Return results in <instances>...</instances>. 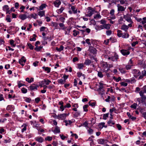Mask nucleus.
Segmentation results:
<instances>
[{
	"label": "nucleus",
	"mask_w": 146,
	"mask_h": 146,
	"mask_svg": "<svg viewBox=\"0 0 146 146\" xmlns=\"http://www.w3.org/2000/svg\"><path fill=\"white\" fill-rule=\"evenodd\" d=\"M39 86L35 84H33L30 85L28 88V90L29 91H35L38 90V88Z\"/></svg>",
	"instance_id": "nucleus-1"
},
{
	"label": "nucleus",
	"mask_w": 146,
	"mask_h": 146,
	"mask_svg": "<svg viewBox=\"0 0 146 146\" xmlns=\"http://www.w3.org/2000/svg\"><path fill=\"white\" fill-rule=\"evenodd\" d=\"M119 58L118 55L116 53H115L113 56L109 57L108 59L111 60L113 61H117V59Z\"/></svg>",
	"instance_id": "nucleus-2"
},
{
	"label": "nucleus",
	"mask_w": 146,
	"mask_h": 146,
	"mask_svg": "<svg viewBox=\"0 0 146 146\" xmlns=\"http://www.w3.org/2000/svg\"><path fill=\"white\" fill-rule=\"evenodd\" d=\"M123 18L128 22L131 23H133V22L131 19L130 15L127 14L125 15H124Z\"/></svg>",
	"instance_id": "nucleus-3"
},
{
	"label": "nucleus",
	"mask_w": 146,
	"mask_h": 146,
	"mask_svg": "<svg viewBox=\"0 0 146 146\" xmlns=\"http://www.w3.org/2000/svg\"><path fill=\"white\" fill-rule=\"evenodd\" d=\"M88 13L86 15V17H90L93 14L94 11V10H92L91 7H88Z\"/></svg>",
	"instance_id": "nucleus-4"
},
{
	"label": "nucleus",
	"mask_w": 146,
	"mask_h": 146,
	"mask_svg": "<svg viewBox=\"0 0 146 146\" xmlns=\"http://www.w3.org/2000/svg\"><path fill=\"white\" fill-rule=\"evenodd\" d=\"M120 52L121 54L124 56H127L130 54L129 51L128 50L122 49Z\"/></svg>",
	"instance_id": "nucleus-5"
},
{
	"label": "nucleus",
	"mask_w": 146,
	"mask_h": 146,
	"mask_svg": "<svg viewBox=\"0 0 146 146\" xmlns=\"http://www.w3.org/2000/svg\"><path fill=\"white\" fill-rule=\"evenodd\" d=\"M133 72L134 74V76L136 78H137L141 74L140 72L138 70L134 69Z\"/></svg>",
	"instance_id": "nucleus-6"
},
{
	"label": "nucleus",
	"mask_w": 146,
	"mask_h": 146,
	"mask_svg": "<svg viewBox=\"0 0 146 146\" xmlns=\"http://www.w3.org/2000/svg\"><path fill=\"white\" fill-rule=\"evenodd\" d=\"M89 50L91 54L93 55H95L97 53V50L96 48L94 47H90Z\"/></svg>",
	"instance_id": "nucleus-7"
},
{
	"label": "nucleus",
	"mask_w": 146,
	"mask_h": 146,
	"mask_svg": "<svg viewBox=\"0 0 146 146\" xmlns=\"http://www.w3.org/2000/svg\"><path fill=\"white\" fill-rule=\"evenodd\" d=\"M26 61V60L24 56H23L22 58L19 60V62L23 66L24 65L23 62L25 63Z\"/></svg>",
	"instance_id": "nucleus-8"
},
{
	"label": "nucleus",
	"mask_w": 146,
	"mask_h": 146,
	"mask_svg": "<svg viewBox=\"0 0 146 146\" xmlns=\"http://www.w3.org/2000/svg\"><path fill=\"white\" fill-rule=\"evenodd\" d=\"M111 25L109 24H105L102 25L103 29H106L108 30L110 29Z\"/></svg>",
	"instance_id": "nucleus-9"
},
{
	"label": "nucleus",
	"mask_w": 146,
	"mask_h": 146,
	"mask_svg": "<svg viewBox=\"0 0 146 146\" xmlns=\"http://www.w3.org/2000/svg\"><path fill=\"white\" fill-rule=\"evenodd\" d=\"M98 143L99 144H103L104 143H107L108 140L106 139H100L98 140Z\"/></svg>",
	"instance_id": "nucleus-10"
},
{
	"label": "nucleus",
	"mask_w": 146,
	"mask_h": 146,
	"mask_svg": "<svg viewBox=\"0 0 146 146\" xmlns=\"http://www.w3.org/2000/svg\"><path fill=\"white\" fill-rule=\"evenodd\" d=\"M66 116V114H60L57 116L58 119H65Z\"/></svg>",
	"instance_id": "nucleus-11"
},
{
	"label": "nucleus",
	"mask_w": 146,
	"mask_h": 146,
	"mask_svg": "<svg viewBox=\"0 0 146 146\" xmlns=\"http://www.w3.org/2000/svg\"><path fill=\"white\" fill-rule=\"evenodd\" d=\"M117 7H118L117 10L118 11H124L125 10V8L122 6L120 5L119 4L117 5Z\"/></svg>",
	"instance_id": "nucleus-12"
},
{
	"label": "nucleus",
	"mask_w": 146,
	"mask_h": 146,
	"mask_svg": "<svg viewBox=\"0 0 146 146\" xmlns=\"http://www.w3.org/2000/svg\"><path fill=\"white\" fill-rule=\"evenodd\" d=\"M36 141L40 143H42L44 141V139L41 137H37L35 138Z\"/></svg>",
	"instance_id": "nucleus-13"
},
{
	"label": "nucleus",
	"mask_w": 146,
	"mask_h": 146,
	"mask_svg": "<svg viewBox=\"0 0 146 146\" xmlns=\"http://www.w3.org/2000/svg\"><path fill=\"white\" fill-rule=\"evenodd\" d=\"M52 131L55 133H59L60 132V128L58 126H56L55 129Z\"/></svg>",
	"instance_id": "nucleus-14"
},
{
	"label": "nucleus",
	"mask_w": 146,
	"mask_h": 146,
	"mask_svg": "<svg viewBox=\"0 0 146 146\" xmlns=\"http://www.w3.org/2000/svg\"><path fill=\"white\" fill-rule=\"evenodd\" d=\"M128 28L129 27L128 26L125 25H123L121 26V29L124 31L125 32H126L127 31Z\"/></svg>",
	"instance_id": "nucleus-15"
},
{
	"label": "nucleus",
	"mask_w": 146,
	"mask_h": 146,
	"mask_svg": "<svg viewBox=\"0 0 146 146\" xmlns=\"http://www.w3.org/2000/svg\"><path fill=\"white\" fill-rule=\"evenodd\" d=\"M56 1L54 2V4L56 7H58L60 5L61 2L60 1L58 0H56Z\"/></svg>",
	"instance_id": "nucleus-16"
},
{
	"label": "nucleus",
	"mask_w": 146,
	"mask_h": 146,
	"mask_svg": "<svg viewBox=\"0 0 146 146\" xmlns=\"http://www.w3.org/2000/svg\"><path fill=\"white\" fill-rule=\"evenodd\" d=\"M14 109V107L13 105H8L6 108V110L8 111H12Z\"/></svg>",
	"instance_id": "nucleus-17"
},
{
	"label": "nucleus",
	"mask_w": 146,
	"mask_h": 146,
	"mask_svg": "<svg viewBox=\"0 0 146 146\" xmlns=\"http://www.w3.org/2000/svg\"><path fill=\"white\" fill-rule=\"evenodd\" d=\"M99 84H100L99 86V88L98 89H97V91H99L102 90L103 88V85L104 84L101 83V82L99 83Z\"/></svg>",
	"instance_id": "nucleus-18"
},
{
	"label": "nucleus",
	"mask_w": 146,
	"mask_h": 146,
	"mask_svg": "<svg viewBox=\"0 0 146 146\" xmlns=\"http://www.w3.org/2000/svg\"><path fill=\"white\" fill-rule=\"evenodd\" d=\"M19 17L22 20H24L27 18V16L25 14H23L20 15Z\"/></svg>",
	"instance_id": "nucleus-19"
},
{
	"label": "nucleus",
	"mask_w": 146,
	"mask_h": 146,
	"mask_svg": "<svg viewBox=\"0 0 146 146\" xmlns=\"http://www.w3.org/2000/svg\"><path fill=\"white\" fill-rule=\"evenodd\" d=\"M37 15H38L41 17L43 16H44L45 15V11H40L38 12V13H37Z\"/></svg>",
	"instance_id": "nucleus-20"
},
{
	"label": "nucleus",
	"mask_w": 146,
	"mask_h": 146,
	"mask_svg": "<svg viewBox=\"0 0 146 146\" xmlns=\"http://www.w3.org/2000/svg\"><path fill=\"white\" fill-rule=\"evenodd\" d=\"M91 63V61L88 59H87L85 60L84 63V64L86 65H89Z\"/></svg>",
	"instance_id": "nucleus-21"
},
{
	"label": "nucleus",
	"mask_w": 146,
	"mask_h": 146,
	"mask_svg": "<svg viewBox=\"0 0 146 146\" xmlns=\"http://www.w3.org/2000/svg\"><path fill=\"white\" fill-rule=\"evenodd\" d=\"M42 68L44 69L45 71H47V73H49L51 69L48 67H45L44 66L42 67Z\"/></svg>",
	"instance_id": "nucleus-22"
},
{
	"label": "nucleus",
	"mask_w": 146,
	"mask_h": 146,
	"mask_svg": "<svg viewBox=\"0 0 146 146\" xmlns=\"http://www.w3.org/2000/svg\"><path fill=\"white\" fill-rule=\"evenodd\" d=\"M71 9L74 14H75L77 13V9H76V8L75 6H71Z\"/></svg>",
	"instance_id": "nucleus-23"
},
{
	"label": "nucleus",
	"mask_w": 146,
	"mask_h": 146,
	"mask_svg": "<svg viewBox=\"0 0 146 146\" xmlns=\"http://www.w3.org/2000/svg\"><path fill=\"white\" fill-rule=\"evenodd\" d=\"M77 76L78 77H80L81 76L84 77V79H85V75L84 74H83L81 72H80L77 73Z\"/></svg>",
	"instance_id": "nucleus-24"
},
{
	"label": "nucleus",
	"mask_w": 146,
	"mask_h": 146,
	"mask_svg": "<svg viewBox=\"0 0 146 146\" xmlns=\"http://www.w3.org/2000/svg\"><path fill=\"white\" fill-rule=\"evenodd\" d=\"M46 82V79L44 80H43L39 82V86L41 87H42L44 85Z\"/></svg>",
	"instance_id": "nucleus-25"
},
{
	"label": "nucleus",
	"mask_w": 146,
	"mask_h": 146,
	"mask_svg": "<svg viewBox=\"0 0 146 146\" xmlns=\"http://www.w3.org/2000/svg\"><path fill=\"white\" fill-rule=\"evenodd\" d=\"M103 29V28L102 25H97L96 27V29L97 31Z\"/></svg>",
	"instance_id": "nucleus-26"
},
{
	"label": "nucleus",
	"mask_w": 146,
	"mask_h": 146,
	"mask_svg": "<svg viewBox=\"0 0 146 146\" xmlns=\"http://www.w3.org/2000/svg\"><path fill=\"white\" fill-rule=\"evenodd\" d=\"M117 35L119 37H121L122 36L123 33H121L122 31L121 30H117Z\"/></svg>",
	"instance_id": "nucleus-27"
},
{
	"label": "nucleus",
	"mask_w": 146,
	"mask_h": 146,
	"mask_svg": "<svg viewBox=\"0 0 146 146\" xmlns=\"http://www.w3.org/2000/svg\"><path fill=\"white\" fill-rule=\"evenodd\" d=\"M129 35L127 33H123L121 37L123 38H127L129 37Z\"/></svg>",
	"instance_id": "nucleus-28"
},
{
	"label": "nucleus",
	"mask_w": 146,
	"mask_h": 146,
	"mask_svg": "<svg viewBox=\"0 0 146 146\" xmlns=\"http://www.w3.org/2000/svg\"><path fill=\"white\" fill-rule=\"evenodd\" d=\"M57 81L58 83L60 84H64L66 82V81L65 80H62V79H59Z\"/></svg>",
	"instance_id": "nucleus-29"
},
{
	"label": "nucleus",
	"mask_w": 146,
	"mask_h": 146,
	"mask_svg": "<svg viewBox=\"0 0 146 146\" xmlns=\"http://www.w3.org/2000/svg\"><path fill=\"white\" fill-rule=\"evenodd\" d=\"M137 104L136 103H134L132 105H131L130 107L132 108H133L134 109H136L137 108Z\"/></svg>",
	"instance_id": "nucleus-30"
},
{
	"label": "nucleus",
	"mask_w": 146,
	"mask_h": 146,
	"mask_svg": "<svg viewBox=\"0 0 146 146\" xmlns=\"http://www.w3.org/2000/svg\"><path fill=\"white\" fill-rule=\"evenodd\" d=\"M84 64L80 63L78 64V68L80 69H82L83 67H84Z\"/></svg>",
	"instance_id": "nucleus-31"
},
{
	"label": "nucleus",
	"mask_w": 146,
	"mask_h": 146,
	"mask_svg": "<svg viewBox=\"0 0 146 146\" xmlns=\"http://www.w3.org/2000/svg\"><path fill=\"white\" fill-rule=\"evenodd\" d=\"M89 106L88 104H86L84 105L83 107L84 111H85L87 112L88 111V110L87 108Z\"/></svg>",
	"instance_id": "nucleus-32"
},
{
	"label": "nucleus",
	"mask_w": 146,
	"mask_h": 146,
	"mask_svg": "<svg viewBox=\"0 0 146 146\" xmlns=\"http://www.w3.org/2000/svg\"><path fill=\"white\" fill-rule=\"evenodd\" d=\"M64 9V8L63 7H61L60 9H58L56 11L58 14H60L62 12Z\"/></svg>",
	"instance_id": "nucleus-33"
},
{
	"label": "nucleus",
	"mask_w": 146,
	"mask_h": 146,
	"mask_svg": "<svg viewBox=\"0 0 146 146\" xmlns=\"http://www.w3.org/2000/svg\"><path fill=\"white\" fill-rule=\"evenodd\" d=\"M46 6V5L45 4H42L39 7L40 10H43L44 8Z\"/></svg>",
	"instance_id": "nucleus-34"
},
{
	"label": "nucleus",
	"mask_w": 146,
	"mask_h": 146,
	"mask_svg": "<svg viewBox=\"0 0 146 146\" xmlns=\"http://www.w3.org/2000/svg\"><path fill=\"white\" fill-rule=\"evenodd\" d=\"M133 66L132 65L128 64L125 66V69L127 70H129L131 69L132 66Z\"/></svg>",
	"instance_id": "nucleus-35"
},
{
	"label": "nucleus",
	"mask_w": 146,
	"mask_h": 146,
	"mask_svg": "<svg viewBox=\"0 0 146 146\" xmlns=\"http://www.w3.org/2000/svg\"><path fill=\"white\" fill-rule=\"evenodd\" d=\"M42 48V46H37L34 49L36 51H39Z\"/></svg>",
	"instance_id": "nucleus-36"
},
{
	"label": "nucleus",
	"mask_w": 146,
	"mask_h": 146,
	"mask_svg": "<svg viewBox=\"0 0 146 146\" xmlns=\"http://www.w3.org/2000/svg\"><path fill=\"white\" fill-rule=\"evenodd\" d=\"M9 9V8L8 5H4L3 8V10L4 11H7Z\"/></svg>",
	"instance_id": "nucleus-37"
},
{
	"label": "nucleus",
	"mask_w": 146,
	"mask_h": 146,
	"mask_svg": "<svg viewBox=\"0 0 146 146\" xmlns=\"http://www.w3.org/2000/svg\"><path fill=\"white\" fill-rule=\"evenodd\" d=\"M52 24L53 26L56 29H58V23L56 22H52Z\"/></svg>",
	"instance_id": "nucleus-38"
},
{
	"label": "nucleus",
	"mask_w": 146,
	"mask_h": 146,
	"mask_svg": "<svg viewBox=\"0 0 146 146\" xmlns=\"http://www.w3.org/2000/svg\"><path fill=\"white\" fill-rule=\"evenodd\" d=\"M98 76L100 78H102L104 76V75L103 74L102 72L100 71L98 72Z\"/></svg>",
	"instance_id": "nucleus-39"
},
{
	"label": "nucleus",
	"mask_w": 146,
	"mask_h": 146,
	"mask_svg": "<svg viewBox=\"0 0 146 146\" xmlns=\"http://www.w3.org/2000/svg\"><path fill=\"white\" fill-rule=\"evenodd\" d=\"M119 70L121 73L122 74H125L126 72L125 68H122L119 69Z\"/></svg>",
	"instance_id": "nucleus-40"
},
{
	"label": "nucleus",
	"mask_w": 146,
	"mask_h": 146,
	"mask_svg": "<svg viewBox=\"0 0 146 146\" xmlns=\"http://www.w3.org/2000/svg\"><path fill=\"white\" fill-rule=\"evenodd\" d=\"M73 35L75 36H76L77 35H78L79 33V32L78 31H77L75 30H74L73 31Z\"/></svg>",
	"instance_id": "nucleus-41"
},
{
	"label": "nucleus",
	"mask_w": 146,
	"mask_h": 146,
	"mask_svg": "<svg viewBox=\"0 0 146 146\" xmlns=\"http://www.w3.org/2000/svg\"><path fill=\"white\" fill-rule=\"evenodd\" d=\"M80 113L79 111L76 112L73 114V116L74 117H77L78 116H80Z\"/></svg>",
	"instance_id": "nucleus-42"
},
{
	"label": "nucleus",
	"mask_w": 146,
	"mask_h": 146,
	"mask_svg": "<svg viewBox=\"0 0 146 146\" xmlns=\"http://www.w3.org/2000/svg\"><path fill=\"white\" fill-rule=\"evenodd\" d=\"M113 78L117 82H119L121 79V77H119L117 78L115 76H113Z\"/></svg>",
	"instance_id": "nucleus-43"
},
{
	"label": "nucleus",
	"mask_w": 146,
	"mask_h": 146,
	"mask_svg": "<svg viewBox=\"0 0 146 146\" xmlns=\"http://www.w3.org/2000/svg\"><path fill=\"white\" fill-rule=\"evenodd\" d=\"M21 91L24 94H26L27 92V90L24 88H22L21 89Z\"/></svg>",
	"instance_id": "nucleus-44"
},
{
	"label": "nucleus",
	"mask_w": 146,
	"mask_h": 146,
	"mask_svg": "<svg viewBox=\"0 0 146 146\" xmlns=\"http://www.w3.org/2000/svg\"><path fill=\"white\" fill-rule=\"evenodd\" d=\"M109 114V113H108L106 114H104L103 115V119L104 120L106 119L108 117Z\"/></svg>",
	"instance_id": "nucleus-45"
},
{
	"label": "nucleus",
	"mask_w": 146,
	"mask_h": 146,
	"mask_svg": "<svg viewBox=\"0 0 146 146\" xmlns=\"http://www.w3.org/2000/svg\"><path fill=\"white\" fill-rule=\"evenodd\" d=\"M52 138L51 137L47 136L45 138V139L46 141H50L52 139Z\"/></svg>",
	"instance_id": "nucleus-46"
},
{
	"label": "nucleus",
	"mask_w": 146,
	"mask_h": 146,
	"mask_svg": "<svg viewBox=\"0 0 146 146\" xmlns=\"http://www.w3.org/2000/svg\"><path fill=\"white\" fill-rule=\"evenodd\" d=\"M10 16L9 15L7 16V17L6 18V20L8 22H10L11 21V19L10 18Z\"/></svg>",
	"instance_id": "nucleus-47"
},
{
	"label": "nucleus",
	"mask_w": 146,
	"mask_h": 146,
	"mask_svg": "<svg viewBox=\"0 0 146 146\" xmlns=\"http://www.w3.org/2000/svg\"><path fill=\"white\" fill-rule=\"evenodd\" d=\"M109 40L111 41V42H115L117 41V40L113 37H110Z\"/></svg>",
	"instance_id": "nucleus-48"
},
{
	"label": "nucleus",
	"mask_w": 146,
	"mask_h": 146,
	"mask_svg": "<svg viewBox=\"0 0 146 146\" xmlns=\"http://www.w3.org/2000/svg\"><path fill=\"white\" fill-rule=\"evenodd\" d=\"M102 66L104 68H107L108 66V64L106 62H104L102 64Z\"/></svg>",
	"instance_id": "nucleus-49"
},
{
	"label": "nucleus",
	"mask_w": 146,
	"mask_h": 146,
	"mask_svg": "<svg viewBox=\"0 0 146 146\" xmlns=\"http://www.w3.org/2000/svg\"><path fill=\"white\" fill-rule=\"evenodd\" d=\"M27 44L29 48L30 49L33 50V49L34 46L31 43H28Z\"/></svg>",
	"instance_id": "nucleus-50"
},
{
	"label": "nucleus",
	"mask_w": 146,
	"mask_h": 146,
	"mask_svg": "<svg viewBox=\"0 0 146 146\" xmlns=\"http://www.w3.org/2000/svg\"><path fill=\"white\" fill-rule=\"evenodd\" d=\"M26 125H23L22 126V127H23V128L22 129L21 131L22 132H24L26 130Z\"/></svg>",
	"instance_id": "nucleus-51"
},
{
	"label": "nucleus",
	"mask_w": 146,
	"mask_h": 146,
	"mask_svg": "<svg viewBox=\"0 0 146 146\" xmlns=\"http://www.w3.org/2000/svg\"><path fill=\"white\" fill-rule=\"evenodd\" d=\"M108 124H109V126H112V125H112H113L115 124V123L114 122H113L111 120H110L108 121Z\"/></svg>",
	"instance_id": "nucleus-52"
},
{
	"label": "nucleus",
	"mask_w": 146,
	"mask_h": 146,
	"mask_svg": "<svg viewBox=\"0 0 146 146\" xmlns=\"http://www.w3.org/2000/svg\"><path fill=\"white\" fill-rule=\"evenodd\" d=\"M25 101L26 102H28V103H30L32 101L31 98H27V97H26V99H25Z\"/></svg>",
	"instance_id": "nucleus-53"
},
{
	"label": "nucleus",
	"mask_w": 146,
	"mask_h": 146,
	"mask_svg": "<svg viewBox=\"0 0 146 146\" xmlns=\"http://www.w3.org/2000/svg\"><path fill=\"white\" fill-rule=\"evenodd\" d=\"M89 104L90 106H92V107L94 106L96 104V103L95 102H91L90 101L89 102Z\"/></svg>",
	"instance_id": "nucleus-54"
},
{
	"label": "nucleus",
	"mask_w": 146,
	"mask_h": 146,
	"mask_svg": "<svg viewBox=\"0 0 146 146\" xmlns=\"http://www.w3.org/2000/svg\"><path fill=\"white\" fill-rule=\"evenodd\" d=\"M112 31L111 30H108L106 31V34L107 35L109 36L112 34Z\"/></svg>",
	"instance_id": "nucleus-55"
},
{
	"label": "nucleus",
	"mask_w": 146,
	"mask_h": 146,
	"mask_svg": "<svg viewBox=\"0 0 146 146\" xmlns=\"http://www.w3.org/2000/svg\"><path fill=\"white\" fill-rule=\"evenodd\" d=\"M31 17L34 18L35 19L37 18V14L34 13L33 14H31Z\"/></svg>",
	"instance_id": "nucleus-56"
},
{
	"label": "nucleus",
	"mask_w": 146,
	"mask_h": 146,
	"mask_svg": "<svg viewBox=\"0 0 146 146\" xmlns=\"http://www.w3.org/2000/svg\"><path fill=\"white\" fill-rule=\"evenodd\" d=\"M138 42L137 41H133L131 43V46H135L137 44H138Z\"/></svg>",
	"instance_id": "nucleus-57"
},
{
	"label": "nucleus",
	"mask_w": 146,
	"mask_h": 146,
	"mask_svg": "<svg viewBox=\"0 0 146 146\" xmlns=\"http://www.w3.org/2000/svg\"><path fill=\"white\" fill-rule=\"evenodd\" d=\"M120 84L121 86H126L127 85V83H125L124 82H121L120 83Z\"/></svg>",
	"instance_id": "nucleus-58"
},
{
	"label": "nucleus",
	"mask_w": 146,
	"mask_h": 146,
	"mask_svg": "<svg viewBox=\"0 0 146 146\" xmlns=\"http://www.w3.org/2000/svg\"><path fill=\"white\" fill-rule=\"evenodd\" d=\"M90 40L89 39H87L86 40V42L88 44L89 46H91V44L90 42Z\"/></svg>",
	"instance_id": "nucleus-59"
},
{
	"label": "nucleus",
	"mask_w": 146,
	"mask_h": 146,
	"mask_svg": "<svg viewBox=\"0 0 146 146\" xmlns=\"http://www.w3.org/2000/svg\"><path fill=\"white\" fill-rule=\"evenodd\" d=\"M131 83L132 84L135 82L136 80L134 77H133L130 79Z\"/></svg>",
	"instance_id": "nucleus-60"
},
{
	"label": "nucleus",
	"mask_w": 146,
	"mask_h": 146,
	"mask_svg": "<svg viewBox=\"0 0 146 146\" xmlns=\"http://www.w3.org/2000/svg\"><path fill=\"white\" fill-rule=\"evenodd\" d=\"M101 16L100 14H97L95 15H94V19H96V18H100Z\"/></svg>",
	"instance_id": "nucleus-61"
},
{
	"label": "nucleus",
	"mask_w": 146,
	"mask_h": 146,
	"mask_svg": "<svg viewBox=\"0 0 146 146\" xmlns=\"http://www.w3.org/2000/svg\"><path fill=\"white\" fill-rule=\"evenodd\" d=\"M114 10L112 9L110 11V13L111 16L114 15Z\"/></svg>",
	"instance_id": "nucleus-62"
},
{
	"label": "nucleus",
	"mask_w": 146,
	"mask_h": 146,
	"mask_svg": "<svg viewBox=\"0 0 146 146\" xmlns=\"http://www.w3.org/2000/svg\"><path fill=\"white\" fill-rule=\"evenodd\" d=\"M100 24H102L103 25L106 24V21L102 19L100 21Z\"/></svg>",
	"instance_id": "nucleus-63"
},
{
	"label": "nucleus",
	"mask_w": 146,
	"mask_h": 146,
	"mask_svg": "<svg viewBox=\"0 0 146 146\" xmlns=\"http://www.w3.org/2000/svg\"><path fill=\"white\" fill-rule=\"evenodd\" d=\"M39 63L38 61H36L33 63V65L35 66H38V64Z\"/></svg>",
	"instance_id": "nucleus-64"
}]
</instances>
